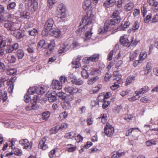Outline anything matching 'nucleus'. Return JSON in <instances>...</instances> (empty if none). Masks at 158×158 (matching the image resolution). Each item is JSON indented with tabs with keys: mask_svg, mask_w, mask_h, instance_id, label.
I'll list each match as a JSON object with an SVG mask.
<instances>
[{
	"mask_svg": "<svg viewBox=\"0 0 158 158\" xmlns=\"http://www.w3.org/2000/svg\"><path fill=\"white\" fill-rule=\"evenodd\" d=\"M65 6L61 3L58 4L57 6V11L58 12L57 17L58 18L62 19L65 17Z\"/></svg>",
	"mask_w": 158,
	"mask_h": 158,
	"instance_id": "obj_1",
	"label": "nucleus"
},
{
	"mask_svg": "<svg viewBox=\"0 0 158 158\" xmlns=\"http://www.w3.org/2000/svg\"><path fill=\"white\" fill-rule=\"evenodd\" d=\"M119 14V12L118 10H115L113 12L112 16L113 19L110 20L111 24H118L120 22L121 19Z\"/></svg>",
	"mask_w": 158,
	"mask_h": 158,
	"instance_id": "obj_2",
	"label": "nucleus"
},
{
	"mask_svg": "<svg viewBox=\"0 0 158 158\" xmlns=\"http://www.w3.org/2000/svg\"><path fill=\"white\" fill-rule=\"evenodd\" d=\"M104 132L108 136H110L114 132V129L109 123H107L104 128Z\"/></svg>",
	"mask_w": 158,
	"mask_h": 158,
	"instance_id": "obj_3",
	"label": "nucleus"
},
{
	"mask_svg": "<svg viewBox=\"0 0 158 158\" xmlns=\"http://www.w3.org/2000/svg\"><path fill=\"white\" fill-rule=\"evenodd\" d=\"M120 42L124 46L129 47L130 44H131L132 46H135L136 44V43L133 42V40H132L131 43L129 42L128 40L125 38L124 36H121L120 38Z\"/></svg>",
	"mask_w": 158,
	"mask_h": 158,
	"instance_id": "obj_4",
	"label": "nucleus"
},
{
	"mask_svg": "<svg viewBox=\"0 0 158 158\" xmlns=\"http://www.w3.org/2000/svg\"><path fill=\"white\" fill-rule=\"evenodd\" d=\"M15 25V23L12 21H9L7 19L6 22L4 23V26L7 30L14 31L16 29Z\"/></svg>",
	"mask_w": 158,
	"mask_h": 158,
	"instance_id": "obj_5",
	"label": "nucleus"
},
{
	"mask_svg": "<svg viewBox=\"0 0 158 158\" xmlns=\"http://www.w3.org/2000/svg\"><path fill=\"white\" fill-rule=\"evenodd\" d=\"M18 48L19 45L18 44L15 43L11 45H9V44H7L5 49L6 53H10L14 50H17Z\"/></svg>",
	"mask_w": 158,
	"mask_h": 158,
	"instance_id": "obj_6",
	"label": "nucleus"
},
{
	"mask_svg": "<svg viewBox=\"0 0 158 158\" xmlns=\"http://www.w3.org/2000/svg\"><path fill=\"white\" fill-rule=\"evenodd\" d=\"M70 48V45L67 42H65L60 47L58 50V52L60 54H62L68 51Z\"/></svg>",
	"mask_w": 158,
	"mask_h": 158,
	"instance_id": "obj_7",
	"label": "nucleus"
},
{
	"mask_svg": "<svg viewBox=\"0 0 158 158\" xmlns=\"http://www.w3.org/2000/svg\"><path fill=\"white\" fill-rule=\"evenodd\" d=\"M54 24V21L53 19L51 18H49L46 21L45 25V28L47 30L50 31L52 30V28Z\"/></svg>",
	"mask_w": 158,
	"mask_h": 158,
	"instance_id": "obj_8",
	"label": "nucleus"
},
{
	"mask_svg": "<svg viewBox=\"0 0 158 158\" xmlns=\"http://www.w3.org/2000/svg\"><path fill=\"white\" fill-rule=\"evenodd\" d=\"M92 23V19L90 17H89L88 16H85L82 19L81 22L80 23V26L83 25H89Z\"/></svg>",
	"mask_w": 158,
	"mask_h": 158,
	"instance_id": "obj_9",
	"label": "nucleus"
},
{
	"mask_svg": "<svg viewBox=\"0 0 158 158\" xmlns=\"http://www.w3.org/2000/svg\"><path fill=\"white\" fill-rule=\"evenodd\" d=\"M46 139L45 138H43L40 141L38 145V148L42 150H45L48 148L47 144L46 143Z\"/></svg>",
	"mask_w": 158,
	"mask_h": 158,
	"instance_id": "obj_10",
	"label": "nucleus"
},
{
	"mask_svg": "<svg viewBox=\"0 0 158 158\" xmlns=\"http://www.w3.org/2000/svg\"><path fill=\"white\" fill-rule=\"evenodd\" d=\"M20 144L22 145L23 148L27 149L29 147L31 149L32 147V145L28 141V140L26 139H22L19 140V141Z\"/></svg>",
	"mask_w": 158,
	"mask_h": 158,
	"instance_id": "obj_11",
	"label": "nucleus"
},
{
	"mask_svg": "<svg viewBox=\"0 0 158 158\" xmlns=\"http://www.w3.org/2000/svg\"><path fill=\"white\" fill-rule=\"evenodd\" d=\"M46 95L48 98V101L50 102H53L56 100V97L54 93H52L50 91L48 92L46 94Z\"/></svg>",
	"mask_w": 158,
	"mask_h": 158,
	"instance_id": "obj_12",
	"label": "nucleus"
},
{
	"mask_svg": "<svg viewBox=\"0 0 158 158\" xmlns=\"http://www.w3.org/2000/svg\"><path fill=\"white\" fill-rule=\"evenodd\" d=\"M48 46V44L45 43L44 40H41L38 43L37 49V50H39L42 48L46 49L47 48Z\"/></svg>",
	"mask_w": 158,
	"mask_h": 158,
	"instance_id": "obj_13",
	"label": "nucleus"
},
{
	"mask_svg": "<svg viewBox=\"0 0 158 158\" xmlns=\"http://www.w3.org/2000/svg\"><path fill=\"white\" fill-rule=\"evenodd\" d=\"M52 85L53 88L58 90H60L62 89V84L58 81L53 80L52 83Z\"/></svg>",
	"mask_w": 158,
	"mask_h": 158,
	"instance_id": "obj_14",
	"label": "nucleus"
},
{
	"mask_svg": "<svg viewBox=\"0 0 158 158\" xmlns=\"http://www.w3.org/2000/svg\"><path fill=\"white\" fill-rule=\"evenodd\" d=\"M25 31L24 30H18L14 33V36L18 39H20L25 35Z\"/></svg>",
	"mask_w": 158,
	"mask_h": 158,
	"instance_id": "obj_15",
	"label": "nucleus"
},
{
	"mask_svg": "<svg viewBox=\"0 0 158 158\" xmlns=\"http://www.w3.org/2000/svg\"><path fill=\"white\" fill-rule=\"evenodd\" d=\"M52 30V31L50 32V34L52 36L58 38L61 35V32L59 29L55 28Z\"/></svg>",
	"mask_w": 158,
	"mask_h": 158,
	"instance_id": "obj_16",
	"label": "nucleus"
},
{
	"mask_svg": "<svg viewBox=\"0 0 158 158\" xmlns=\"http://www.w3.org/2000/svg\"><path fill=\"white\" fill-rule=\"evenodd\" d=\"M99 54H95L91 56L86 58H87V61L86 63H89V61H97L99 59Z\"/></svg>",
	"mask_w": 158,
	"mask_h": 158,
	"instance_id": "obj_17",
	"label": "nucleus"
},
{
	"mask_svg": "<svg viewBox=\"0 0 158 158\" xmlns=\"http://www.w3.org/2000/svg\"><path fill=\"white\" fill-rule=\"evenodd\" d=\"M134 5L132 2H130L127 3L124 6V10L126 12L131 10L134 7Z\"/></svg>",
	"mask_w": 158,
	"mask_h": 158,
	"instance_id": "obj_18",
	"label": "nucleus"
},
{
	"mask_svg": "<svg viewBox=\"0 0 158 158\" xmlns=\"http://www.w3.org/2000/svg\"><path fill=\"white\" fill-rule=\"evenodd\" d=\"M91 3V0H84L83 3V8L85 10L88 9Z\"/></svg>",
	"mask_w": 158,
	"mask_h": 158,
	"instance_id": "obj_19",
	"label": "nucleus"
},
{
	"mask_svg": "<svg viewBox=\"0 0 158 158\" xmlns=\"http://www.w3.org/2000/svg\"><path fill=\"white\" fill-rule=\"evenodd\" d=\"M130 25V23L129 21L126 22L124 23V25L122 24L120 25L119 27L117 28V30L118 31H124L126 28H127Z\"/></svg>",
	"mask_w": 158,
	"mask_h": 158,
	"instance_id": "obj_20",
	"label": "nucleus"
},
{
	"mask_svg": "<svg viewBox=\"0 0 158 158\" xmlns=\"http://www.w3.org/2000/svg\"><path fill=\"white\" fill-rule=\"evenodd\" d=\"M139 52V50H135L130 53V57L131 61H133L136 59L138 55Z\"/></svg>",
	"mask_w": 158,
	"mask_h": 158,
	"instance_id": "obj_21",
	"label": "nucleus"
},
{
	"mask_svg": "<svg viewBox=\"0 0 158 158\" xmlns=\"http://www.w3.org/2000/svg\"><path fill=\"white\" fill-rule=\"evenodd\" d=\"M114 24H112L109 21H106L105 23L104 28V31H110L112 28H113L112 26Z\"/></svg>",
	"mask_w": 158,
	"mask_h": 158,
	"instance_id": "obj_22",
	"label": "nucleus"
},
{
	"mask_svg": "<svg viewBox=\"0 0 158 158\" xmlns=\"http://www.w3.org/2000/svg\"><path fill=\"white\" fill-rule=\"evenodd\" d=\"M135 77L133 76H129L127 79L125 83V85L127 86L130 84L133 83L135 81Z\"/></svg>",
	"mask_w": 158,
	"mask_h": 158,
	"instance_id": "obj_23",
	"label": "nucleus"
},
{
	"mask_svg": "<svg viewBox=\"0 0 158 158\" xmlns=\"http://www.w3.org/2000/svg\"><path fill=\"white\" fill-rule=\"evenodd\" d=\"M116 0H106L104 3V6L106 7H110L115 2Z\"/></svg>",
	"mask_w": 158,
	"mask_h": 158,
	"instance_id": "obj_24",
	"label": "nucleus"
},
{
	"mask_svg": "<svg viewBox=\"0 0 158 158\" xmlns=\"http://www.w3.org/2000/svg\"><path fill=\"white\" fill-rule=\"evenodd\" d=\"M99 79V77L98 76H96L94 77L90 78L87 81L88 84L89 85H92L94 82L97 81Z\"/></svg>",
	"mask_w": 158,
	"mask_h": 158,
	"instance_id": "obj_25",
	"label": "nucleus"
},
{
	"mask_svg": "<svg viewBox=\"0 0 158 158\" xmlns=\"http://www.w3.org/2000/svg\"><path fill=\"white\" fill-rule=\"evenodd\" d=\"M50 112L48 111H45L43 112L42 114V119L43 120L47 121L50 117Z\"/></svg>",
	"mask_w": 158,
	"mask_h": 158,
	"instance_id": "obj_26",
	"label": "nucleus"
},
{
	"mask_svg": "<svg viewBox=\"0 0 158 158\" xmlns=\"http://www.w3.org/2000/svg\"><path fill=\"white\" fill-rule=\"evenodd\" d=\"M115 153L113 154L111 158H120V157L125 155L124 152H115Z\"/></svg>",
	"mask_w": 158,
	"mask_h": 158,
	"instance_id": "obj_27",
	"label": "nucleus"
},
{
	"mask_svg": "<svg viewBox=\"0 0 158 158\" xmlns=\"http://www.w3.org/2000/svg\"><path fill=\"white\" fill-rule=\"evenodd\" d=\"M38 107V106L35 103L31 104V106H29L26 107V110L27 111H29L31 110H35Z\"/></svg>",
	"mask_w": 158,
	"mask_h": 158,
	"instance_id": "obj_28",
	"label": "nucleus"
},
{
	"mask_svg": "<svg viewBox=\"0 0 158 158\" xmlns=\"http://www.w3.org/2000/svg\"><path fill=\"white\" fill-rule=\"evenodd\" d=\"M87 66H85V69H83L81 73L82 77L85 78H87L89 77V75L87 70Z\"/></svg>",
	"mask_w": 158,
	"mask_h": 158,
	"instance_id": "obj_29",
	"label": "nucleus"
},
{
	"mask_svg": "<svg viewBox=\"0 0 158 158\" xmlns=\"http://www.w3.org/2000/svg\"><path fill=\"white\" fill-rule=\"evenodd\" d=\"M24 54L23 51L21 49L18 50L16 52V55L19 59H22Z\"/></svg>",
	"mask_w": 158,
	"mask_h": 158,
	"instance_id": "obj_30",
	"label": "nucleus"
},
{
	"mask_svg": "<svg viewBox=\"0 0 158 158\" xmlns=\"http://www.w3.org/2000/svg\"><path fill=\"white\" fill-rule=\"evenodd\" d=\"M46 92L45 89L42 87H37L36 93L38 94H42Z\"/></svg>",
	"mask_w": 158,
	"mask_h": 158,
	"instance_id": "obj_31",
	"label": "nucleus"
},
{
	"mask_svg": "<svg viewBox=\"0 0 158 158\" xmlns=\"http://www.w3.org/2000/svg\"><path fill=\"white\" fill-rule=\"evenodd\" d=\"M81 56H78L72 62L73 64V65H75L77 66L75 67L76 68H77L79 67V66L80 65L79 61L81 60Z\"/></svg>",
	"mask_w": 158,
	"mask_h": 158,
	"instance_id": "obj_32",
	"label": "nucleus"
},
{
	"mask_svg": "<svg viewBox=\"0 0 158 158\" xmlns=\"http://www.w3.org/2000/svg\"><path fill=\"white\" fill-rule=\"evenodd\" d=\"M75 134L73 132L66 133L64 136V137L67 139H73L75 137Z\"/></svg>",
	"mask_w": 158,
	"mask_h": 158,
	"instance_id": "obj_33",
	"label": "nucleus"
},
{
	"mask_svg": "<svg viewBox=\"0 0 158 158\" xmlns=\"http://www.w3.org/2000/svg\"><path fill=\"white\" fill-rule=\"evenodd\" d=\"M71 82L73 83L78 85H81L83 83V81L80 79H77V77L74 80H71Z\"/></svg>",
	"mask_w": 158,
	"mask_h": 158,
	"instance_id": "obj_34",
	"label": "nucleus"
},
{
	"mask_svg": "<svg viewBox=\"0 0 158 158\" xmlns=\"http://www.w3.org/2000/svg\"><path fill=\"white\" fill-rule=\"evenodd\" d=\"M81 26H79L80 28L78 29L77 30L76 32L77 35H80L82 33V32L85 31V28L86 27V26H83L82 27H80Z\"/></svg>",
	"mask_w": 158,
	"mask_h": 158,
	"instance_id": "obj_35",
	"label": "nucleus"
},
{
	"mask_svg": "<svg viewBox=\"0 0 158 158\" xmlns=\"http://www.w3.org/2000/svg\"><path fill=\"white\" fill-rule=\"evenodd\" d=\"M59 130V126H56L50 129V134L51 135L53 134H56Z\"/></svg>",
	"mask_w": 158,
	"mask_h": 158,
	"instance_id": "obj_36",
	"label": "nucleus"
},
{
	"mask_svg": "<svg viewBox=\"0 0 158 158\" xmlns=\"http://www.w3.org/2000/svg\"><path fill=\"white\" fill-rule=\"evenodd\" d=\"M139 27V24L137 21L135 22L133 24V27L132 28L131 31L134 32L138 30Z\"/></svg>",
	"mask_w": 158,
	"mask_h": 158,
	"instance_id": "obj_37",
	"label": "nucleus"
},
{
	"mask_svg": "<svg viewBox=\"0 0 158 158\" xmlns=\"http://www.w3.org/2000/svg\"><path fill=\"white\" fill-rule=\"evenodd\" d=\"M92 33L90 31H87L85 33V38L84 39V41L87 42L91 38Z\"/></svg>",
	"mask_w": 158,
	"mask_h": 158,
	"instance_id": "obj_38",
	"label": "nucleus"
},
{
	"mask_svg": "<svg viewBox=\"0 0 158 158\" xmlns=\"http://www.w3.org/2000/svg\"><path fill=\"white\" fill-rule=\"evenodd\" d=\"M147 53L146 52H142L139 55V59L140 60H142L145 59L147 57Z\"/></svg>",
	"mask_w": 158,
	"mask_h": 158,
	"instance_id": "obj_39",
	"label": "nucleus"
},
{
	"mask_svg": "<svg viewBox=\"0 0 158 158\" xmlns=\"http://www.w3.org/2000/svg\"><path fill=\"white\" fill-rule=\"evenodd\" d=\"M74 88L72 86H67L64 88V90L66 92L69 93L71 94L73 93Z\"/></svg>",
	"mask_w": 158,
	"mask_h": 158,
	"instance_id": "obj_40",
	"label": "nucleus"
},
{
	"mask_svg": "<svg viewBox=\"0 0 158 158\" xmlns=\"http://www.w3.org/2000/svg\"><path fill=\"white\" fill-rule=\"evenodd\" d=\"M7 60L9 62L14 63L16 61V58L14 55L10 56H7Z\"/></svg>",
	"mask_w": 158,
	"mask_h": 158,
	"instance_id": "obj_41",
	"label": "nucleus"
},
{
	"mask_svg": "<svg viewBox=\"0 0 158 158\" xmlns=\"http://www.w3.org/2000/svg\"><path fill=\"white\" fill-rule=\"evenodd\" d=\"M74 98V96L73 94H70V95L68 96H66V95L64 101L66 102H69L72 101L73 99Z\"/></svg>",
	"mask_w": 158,
	"mask_h": 158,
	"instance_id": "obj_42",
	"label": "nucleus"
},
{
	"mask_svg": "<svg viewBox=\"0 0 158 158\" xmlns=\"http://www.w3.org/2000/svg\"><path fill=\"white\" fill-rule=\"evenodd\" d=\"M37 89V87L36 86L32 87L30 88L27 90V92L30 95H33Z\"/></svg>",
	"mask_w": 158,
	"mask_h": 158,
	"instance_id": "obj_43",
	"label": "nucleus"
},
{
	"mask_svg": "<svg viewBox=\"0 0 158 158\" xmlns=\"http://www.w3.org/2000/svg\"><path fill=\"white\" fill-rule=\"evenodd\" d=\"M102 85H98L97 87L93 88L92 89V93H91V94H94L98 92L100 89L101 88Z\"/></svg>",
	"mask_w": 158,
	"mask_h": 158,
	"instance_id": "obj_44",
	"label": "nucleus"
},
{
	"mask_svg": "<svg viewBox=\"0 0 158 158\" xmlns=\"http://www.w3.org/2000/svg\"><path fill=\"white\" fill-rule=\"evenodd\" d=\"M29 15V13L25 11H24L20 13L21 18L22 19H27Z\"/></svg>",
	"mask_w": 158,
	"mask_h": 158,
	"instance_id": "obj_45",
	"label": "nucleus"
},
{
	"mask_svg": "<svg viewBox=\"0 0 158 158\" xmlns=\"http://www.w3.org/2000/svg\"><path fill=\"white\" fill-rule=\"evenodd\" d=\"M66 95V94L62 92H59L56 94V95L64 100L65 98Z\"/></svg>",
	"mask_w": 158,
	"mask_h": 158,
	"instance_id": "obj_46",
	"label": "nucleus"
},
{
	"mask_svg": "<svg viewBox=\"0 0 158 158\" xmlns=\"http://www.w3.org/2000/svg\"><path fill=\"white\" fill-rule=\"evenodd\" d=\"M90 74L92 75L95 74L96 73H99L101 72L100 70L99 69L92 68L90 69Z\"/></svg>",
	"mask_w": 158,
	"mask_h": 158,
	"instance_id": "obj_47",
	"label": "nucleus"
},
{
	"mask_svg": "<svg viewBox=\"0 0 158 158\" xmlns=\"http://www.w3.org/2000/svg\"><path fill=\"white\" fill-rule=\"evenodd\" d=\"M7 45L5 40H2L0 42V48L5 49Z\"/></svg>",
	"mask_w": 158,
	"mask_h": 158,
	"instance_id": "obj_48",
	"label": "nucleus"
},
{
	"mask_svg": "<svg viewBox=\"0 0 158 158\" xmlns=\"http://www.w3.org/2000/svg\"><path fill=\"white\" fill-rule=\"evenodd\" d=\"M29 34L31 36H35L36 35L38 34L37 30L35 29H34L32 30L29 31H28Z\"/></svg>",
	"mask_w": 158,
	"mask_h": 158,
	"instance_id": "obj_49",
	"label": "nucleus"
},
{
	"mask_svg": "<svg viewBox=\"0 0 158 158\" xmlns=\"http://www.w3.org/2000/svg\"><path fill=\"white\" fill-rule=\"evenodd\" d=\"M16 79V78L15 77H14L12 78H11L10 80L9 81H7L6 83L8 85H10V87H11V85L13 87V84L14 82H15V80Z\"/></svg>",
	"mask_w": 158,
	"mask_h": 158,
	"instance_id": "obj_50",
	"label": "nucleus"
},
{
	"mask_svg": "<svg viewBox=\"0 0 158 158\" xmlns=\"http://www.w3.org/2000/svg\"><path fill=\"white\" fill-rule=\"evenodd\" d=\"M134 117L131 115H127L124 117V119L128 122H130L134 119Z\"/></svg>",
	"mask_w": 158,
	"mask_h": 158,
	"instance_id": "obj_51",
	"label": "nucleus"
},
{
	"mask_svg": "<svg viewBox=\"0 0 158 158\" xmlns=\"http://www.w3.org/2000/svg\"><path fill=\"white\" fill-rule=\"evenodd\" d=\"M16 70L15 69H12L7 70V74L10 75H14L16 73Z\"/></svg>",
	"mask_w": 158,
	"mask_h": 158,
	"instance_id": "obj_52",
	"label": "nucleus"
},
{
	"mask_svg": "<svg viewBox=\"0 0 158 158\" xmlns=\"http://www.w3.org/2000/svg\"><path fill=\"white\" fill-rule=\"evenodd\" d=\"M98 100L101 102H102L105 101L104 93H100L98 97Z\"/></svg>",
	"mask_w": 158,
	"mask_h": 158,
	"instance_id": "obj_53",
	"label": "nucleus"
},
{
	"mask_svg": "<svg viewBox=\"0 0 158 158\" xmlns=\"http://www.w3.org/2000/svg\"><path fill=\"white\" fill-rule=\"evenodd\" d=\"M115 51H116L114 49V50H112L111 51H110V52L109 53L108 55V58H107L108 60H110L112 59V57L113 56V55L114 54H115Z\"/></svg>",
	"mask_w": 158,
	"mask_h": 158,
	"instance_id": "obj_54",
	"label": "nucleus"
},
{
	"mask_svg": "<svg viewBox=\"0 0 158 158\" xmlns=\"http://www.w3.org/2000/svg\"><path fill=\"white\" fill-rule=\"evenodd\" d=\"M16 6V3L15 2H12L10 3L7 6V9L10 10L14 8Z\"/></svg>",
	"mask_w": 158,
	"mask_h": 158,
	"instance_id": "obj_55",
	"label": "nucleus"
},
{
	"mask_svg": "<svg viewBox=\"0 0 158 158\" xmlns=\"http://www.w3.org/2000/svg\"><path fill=\"white\" fill-rule=\"evenodd\" d=\"M30 95V94L27 93L24 96V101L27 103L31 101V97L29 96Z\"/></svg>",
	"mask_w": 158,
	"mask_h": 158,
	"instance_id": "obj_56",
	"label": "nucleus"
},
{
	"mask_svg": "<svg viewBox=\"0 0 158 158\" xmlns=\"http://www.w3.org/2000/svg\"><path fill=\"white\" fill-rule=\"evenodd\" d=\"M112 76L110 73H106L104 77V80L106 81H109Z\"/></svg>",
	"mask_w": 158,
	"mask_h": 158,
	"instance_id": "obj_57",
	"label": "nucleus"
},
{
	"mask_svg": "<svg viewBox=\"0 0 158 158\" xmlns=\"http://www.w3.org/2000/svg\"><path fill=\"white\" fill-rule=\"evenodd\" d=\"M122 108L121 106H117L114 108L113 110L115 113L118 114Z\"/></svg>",
	"mask_w": 158,
	"mask_h": 158,
	"instance_id": "obj_58",
	"label": "nucleus"
},
{
	"mask_svg": "<svg viewBox=\"0 0 158 158\" xmlns=\"http://www.w3.org/2000/svg\"><path fill=\"white\" fill-rule=\"evenodd\" d=\"M123 64V61L121 60H118L115 64V67L117 69H119Z\"/></svg>",
	"mask_w": 158,
	"mask_h": 158,
	"instance_id": "obj_59",
	"label": "nucleus"
},
{
	"mask_svg": "<svg viewBox=\"0 0 158 158\" xmlns=\"http://www.w3.org/2000/svg\"><path fill=\"white\" fill-rule=\"evenodd\" d=\"M68 146H70L68 149V151L69 152H74L76 149L75 147H73V145L72 144H69L67 145Z\"/></svg>",
	"mask_w": 158,
	"mask_h": 158,
	"instance_id": "obj_60",
	"label": "nucleus"
},
{
	"mask_svg": "<svg viewBox=\"0 0 158 158\" xmlns=\"http://www.w3.org/2000/svg\"><path fill=\"white\" fill-rule=\"evenodd\" d=\"M103 103L102 104V108L104 109H106L110 104V101H104Z\"/></svg>",
	"mask_w": 158,
	"mask_h": 158,
	"instance_id": "obj_61",
	"label": "nucleus"
},
{
	"mask_svg": "<svg viewBox=\"0 0 158 158\" xmlns=\"http://www.w3.org/2000/svg\"><path fill=\"white\" fill-rule=\"evenodd\" d=\"M131 91V90H127L125 91H123L120 93V95L122 97H124L128 94Z\"/></svg>",
	"mask_w": 158,
	"mask_h": 158,
	"instance_id": "obj_62",
	"label": "nucleus"
},
{
	"mask_svg": "<svg viewBox=\"0 0 158 158\" xmlns=\"http://www.w3.org/2000/svg\"><path fill=\"white\" fill-rule=\"evenodd\" d=\"M135 93L138 96V95L143 94L144 93L142 89L141 88L137 89L135 91Z\"/></svg>",
	"mask_w": 158,
	"mask_h": 158,
	"instance_id": "obj_63",
	"label": "nucleus"
},
{
	"mask_svg": "<svg viewBox=\"0 0 158 158\" xmlns=\"http://www.w3.org/2000/svg\"><path fill=\"white\" fill-rule=\"evenodd\" d=\"M152 17V15L151 14H150L149 15H147L144 19L145 23H148L150 21Z\"/></svg>",
	"mask_w": 158,
	"mask_h": 158,
	"instance_id": "obj_64",
	"label": "nucleus"
}]
</instances>
